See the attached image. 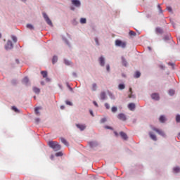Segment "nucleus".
I'll return each instance as SVG.
<instances>
[{
	"mask_svg": "<svg viewBox=\"0 0 180 180\" xmlns=\"http://www.w3.org/2000/svg\"><path fill=\"white\" fill-rule=\"evenodd\" d=\"M80 23H82V24L86 23V18H81L80 19Z\"/></svg>",
	"mask_w": 180,
	"mask_h": 180,
	"instance_id": "nucleus-30",
	"label": "nucleus"
},
{
	"mask_svg": "<svg viewBox=\"0 0 180 180\" xmlns=\"http://www.w3.org/2000/svg\"><path fill=\"white\" fill-rule=\"evenodd\" d=\"M105 129H112V127H105Z\"/></svg>",
	"mask_w": 180,
	"mask_h": 180,
	"instance_id": "nucleus-51",
	"label": "nucleus"
},
{
	"mask_svg": "<svg viewBox=\"0 0 180 180\" xmlns=\"http://www.w3.org/2000/svg\"><path fill=\"white\" fill-rule=\"evenodd\" d=\"M23 84H27L29 82V78L25 77L22 80Z\"/></svg>",
	"mask_w": 180,
	"mask_h": 180,
	"instance_id": "nucleus-32",
	"label": "nucleus"
},
{
	"mask_svg": "<svg viewBox=\"0 0 180 180\" xmlns=\"http://www.w3.org/2000/svg\"><path fill=\"white\" fill-rule=\"evenodd\" d=\"M71 9H72V11H74L75 8H74V7H71Z\"/></svg>",
	"mask_w": 180,
	"mask_h": 180,
	"instance_id": "nucleus-53",
	"label": "nucleus"
},
{
	"mask_svg": "<svg viewBox=\"0 0 180 180\" xmlns=\"http://www.w3.org/2000/svg\"><path fill=\"white\" fill-rule=\"evenodd\" d=\"M90 114L91 115V116H94V112H92V110H90Z\"/></svg>",
	"mask_w": 180,
	"mask_h": 180,
	"instance_id": "nucleus-48",
	"label": "nucleus"
},
{
	"mask_svg": "<svg viewBox=\"0 0 180 180\" xmlns=\"http://www.w3.org/2000/svg\"><path fill=\"white\" fill-rule=\"evenodd\" d=\"M65 107L64 105L60 106V109H64Z\"/></svg>",
	"mask_w": 180,
	"mask_h": 180,
	"instance_id": "nucleus-50",
	"label": "nucleus"
},
{
	"mask_svg": "<svg viewBox=\"0 0 180 180\" xmlns=\"http://www.w3.org/2000/svg\"><path fill=\"white\" fill-rule=\"evenodd\" d=\"M99 63H100V65H101V67H103V65H105V58L102 56L100 57Z\"/></svg>",
	"mask_w": 180,
	"mask_h": 180,
	"instance_id": "nucleus-13",
	"label": "nucleus"
},
{
	"mask_svg": "<svg viewBox=\"0 0 180 180\" xmlns=\"http://www.w3.org/2000/svg\"><path fill=\"white\" fill-rule=\"evenodd\" d=\"M105 106L106 109H110V105H109V104L108 103H106L105 104Z\"/></svg>",
	"mask_w": 180,
	"mask_h": 180,
	"instance_id": "nucleus-41",
	"label": "nucleus"
},
{
	"mask_svg": "<svg viewBox=\"0 0 180 180\" xmlns=\"http://www.w3.org/2000/svg\"><path fill=\"white\" fill-rule=\"evenodd\" d=\"M160 122L161 123H164L165 122V117L164 115L160 116Z\"/></svg>",
	"mask_w": 180,
	"mask_h": 180,
	"instance_id": "nucleus-22",
	"label": "nucleus"
},
{
	"mask_svg": "<svg viewBox=\"0 0 180 180\" xmlns=\"http://www.w3.org/2000/svg\"><path fill=\"white\" fill-rule=\"evenodd\" d=\"M154 131H156V133L159 134L160 136H162V137H165V133L162 131V130L158 129L157 128H153L152 129Z\"/></svg>",
	"mask_w": 180,
	"mask_h": 180,
	"instance_id": "nucleus-5",
	"label": "nucleus"
},
{
	"mask_svg": "<svg viewBox=\"0 0 180 180\" xmlns=\"http://www.w3.org/2000/svg\"><path fill=\"white\" fill-rule=\"evenodd\" d=\"M158 8H160V6H158Z\"/></svg>",
	"mask_w": 180,
	"mask_h": 180,
	"instance_id": "nucleus-61",
	"label": "nucleus"
},
{
	"mask_svg": "<svg viewBox=\"0 0 180 180\" xmlns=\"http://www.w3.org/2000/svg\"><path fill=\"white\" fill-rule=\"evenodd\" d=\"M101 98L103 101L106 99V94L105 92H101Z\"/></svg>",
	"mask_w": 180,
	"mask_h": 180,
	"instance_id": "nucleus-18",
	"label": "nucleus"
},
{
	"mask_svg": "<svg viewBox=\"0 0 180 180\" xmlns=\"http://www.w3.org/2000/svg\"><path fill=\"white\" fill-rule=\"evenodd\" d=\"M42 15H43L44 18L45 19L46 23H48L49 25V26H52L53 22H51V20H50V18H49V15H47V14L46 13H43Z\"/></svg>",
	"mask_w": 180,
	"mask_h": 180,
	"instance_id": "nucleus-2",
	"label": "nucleus"
},
{
	"mask_svg": "<svg viewBox=\"0 0 180 180\" xmlns=\"http://www.w3.org/2000/svg\"><path fill=\"white\" fill-rule=\"evenodd\" d=\"M36 120H37V122H39V121H40V120H39V119H37Z\"/></svg>",
	"mask_w": 180,
	"mask_h": 180,
	"instance_id": "nucleus-54",
	"label": "nucleus"
},
{
	"mask_svg": "<svg viewBox=\"0 0 180 180\" xmlns=\"http://www.w3.org/2000/svg\"><path fill=\"white\" fill-rule=\"evenodd\" d=\"M149 136L153 141H157V136L155 134H153V132H149Z\"/></svg>",
	"mask_w": 180,
	"mask_h": 180,
	"instance_id": "nucleus-11",
	"label": "nucleus"
},
{
	"mask_svg": "<svg viewBox=\"0 0 180 180\" xmlns=\"http://www.w3.org/2000/svg\"><path fill=\"white\" fill-rule=\"evenodd\" d=\"M117 118L120 120H122V122H125L127 117H126V115L123 113H120L117 116Z\"/></svg>",
	"mask_w": 180,
	"mask_h": 180,
	"instance_id": "nucleus-7",
	"label": "nucleus"
},
{
	"mask_svg": "<svg viewBox=\"0 0 180 180\" xmlns=\"http://www.w3.org/2000/svg\"><path fill=\"white\" fill-rule=\"evenodd\" d=\"M152 99H154L155 101H158L160 99V96L157 93H154L151 95Z\"/></svg>",
	"mask_w": 180,
	"mask_h": 180,
	"instance_id": "nucleus-9",
	"label": "nucleus"
},
{
	"mask_svg": "<svg viewBox=\"0 0 180 180\" xmlns=\"http://www.w3.org/2000/svg\"><path fill=\"white\" fill-rule=\"evenodd\" d=\"M27 27L31 30H33V25H32V24L27 25Z\"/></svg>",
	"mask_w": 180,
	"mask_h": 180,
	"instance_id": "nucleus-37",
	"label": "nucleus"
},
{
	"mask_svg": "<svg viewBox=\"0 0 180 180\" xmlns=\"http://www.w3.org/2000/svg\"><path fill=\"white\" fill-rule=\"evenodd\" d=\"M93 103L95 106H96V108H98V103H96V101H94Z\"/></svg>",
	"mask_w": 180,
	"mask_h": 180,
	"instance_id": "nucleus-45",
	"label": "nucleus"
},
{
	"mask_svg": "<svg viewBox=\"0 0 180 180\" xmlns=\"http://www.w3.org/2000/svg\"><path fill=\"white\" fill-rule=\"evenodd\" d=\"M169 95H170V96H172L173 95H175V90L170 89L169 91Z\"/></svg>",
	"mask_w": 180,
	"mask_h": 180,
	"instance_id": "nucleus-25",
	"label": "nucleus"
},
{
	"mask_svg": "<svg viewBox=\"0 0 180 180\" xmlns=\"http://www.w3.org/2000/svg\"><path fill=\"white\" fill-rule=\"evenodd\" d=\"M72 4L77 8H79L81 6V2L79 0H72Z\"/></svg>",
	"mask_w": 180,
	"mask_h": 180,
	"instance_id": "nucleus-6",
	"label": "nucleus"
},
{
	"mask_svg": "<svg viewBox=\"0 0 180 180\" xmlns=\"http://www.w3.org/2000/svg\"><path fill=\"white\" fill-rule=\"evenodd\" d=\"M54 159V155H51V160H53Z\"/></svg>",
	"mask_w": 180,
	"mask_h": 180,
	"instance_id": "nucleus-49",
	"label": "nucleus"
},
{
	"mask_svg": "<svg viewBox=\"0 0 180 180\" xmlns=\"http://www.w3.org/2000/svg\"><path fill=\"white\" fill-rule=\"evenodd\" d=\"M173 169H174V172H176V174H178V172H180L179 167H174Z\"/></svg>",
	"mask_w": 180,
	"mask_h": 180,
	"instance_id": "nucleus-29",
	"label": "nucleus"
},
{
	"mask_svg": "<svg viewBox=\"0 0 180 180\" xmlns=\"http://www.w3.org/2000/svg\"><path fill=\"white\" fill-rule=\"evenodd\" d=\"M105 122H106V118H102L101 120V123H105Z\"/></svg>",
	"mask_w": 180,
	"mask_h": 180,
	"instance_id": "nucleus-42",
	"label": "nucleus"
},
{
	"mask_svg": "<svg viewBox=\"0 0 180 180\" xmlns=\"http://www.w3.org/2000/svg\"><path fill=\"white\" fill-rule=\"evenodd\" d=\"M176 122L177 123H179V122H180V115H177L176 116Z\"/></svg>",
	"mask_w": 180,
	"mask_h": 180,
	"instance_id": "nucleus-34",
	"label": "nucleus"
},
{
	"mask_svg": "<svg viewBox=\"0 0 180 180\" xmlns=\"http://www.w3.org/2000/svg\"><path fill=\"white\" fill-rule=\"evenodd\" d=\"M23 2H25L26 0H22Z\"/></svg>",
	"mask_w": 180,
	"mask_h": 180,
	"instance_id": "nucleus-58",
	"label": "nucleus"
},
{
	"mask_svg": "<svg viewBox=\"0 0 180 180\" xmlns=\"http://www.w3.org/2000/svg\"><path fill=\"white\" fill-rule=\"evenodd\" d=\"M129 92H130V94H129L128 98H136V96L133 95V91H132L131 87L129 88Z\"/></svg>",
	"mask_w": 180,
	"mask_h": 180,
	"instance_id": "nucleus-15",
	"label": "nucleus"
},
{
	"mask_svg": "<svg viewBox=\"0 0 180 180\" xmlns=\"http://www.w3.org/2000/svg\"><path fill=\"white\" fill-rule=\"evenodd\" d=\"M41 74L43 76V78H47V71H41Z\"/></svg>",
	"mask_w": 180,
	"mask_h": 180,
	"instance_id": "nucleus-20",
	"label": "nucleus"
},
{
	"mask_svg": "<svg viewBox=\"0 0 180 180\" xmlns=\"http://www.w3.org/2000/svg\"><path fill=\"white\" fill-rule=\"evenodd\" d=\"M120 136L124 140H127V134L124 132H120Z\"/></svg>",
	"mask_w": 180,
	"mask_h": 180,
	"instance_id": "nucleus-16",
	"label": "nucleus"
},
{
	"mask_svg": "<svg viewBox=\"0 0 180 180\" xmlns=\"http://www.w3.org/2000/svg\"><path fill=\"white\" fill-rule=\"evenodd\" d=\"M97 87L98 86L96 85V83L93 84L91 87L92 91H96Z\"/></svg>",
	"mask_w": 180,
	"mask_h": 180,
	"instance_id": "nucleus-28",
	"label": "nucleus"
},
{
	"mask_svg": "<svg viewBox=\"0 0 180 180\" xmlns=\"http://www.w3.org/2000/svg\"><path fill=\"white\" fill-rule=\"evenodd\" d=\"M48 146H49L51 148H53L54 151H58L61 150V146L56 141H51L48 142Z\"/></svg>",
	"mask_w": 180,
	"mask_h": 180,
	"instance_id": "nucleus-1",
	"label": "nucleus"
},
{
	"mask_svg": "<svg viewBox=\"0 0 180 180\" xmlns=\"http://www.w3.org/2000/svg\"><path fill=\"white\" fill-rule=\"evenodd\" d=\"M122 65L124 67H127V61H126V59H124V57H122Z\"/></svg>",
	"mask_w": 180,
	"mask_h": 180,
	"instance_id": "nucleus-17",
	"label": "nucleus"
},
{
	"mask_svg": "<svg viewBox=\"0 0 180 180\" xmlns=\"http://www.w3.org/2000/svg\"><path fill=\"white\" fill-rule=\"evenodd\" d=\"M12 110H14V112H15L16 113L19 112V110H18L17 108L15 106L12 107Z\"/></svg>",
	"mask_w": 180,
	"mask_h": 180,
	"instance_id": "nucleus-36",
	"label": "nucleus"
},
{
	"mask_svg": "<svg viewBox=\"0 0 180 180\" xmlns=\"http://www.w3.org/2000/svg\"><path fill=\"white\" fill-rule=\"evenodd\" d=\"M1 37H2V34H0V39H1Z\"/></svg>",
	"mask_w": 180,
	"mask_h": 180,
	"instance_id": "nucleus-55",
	"label": "nucleus"
},
{
	"mask_svg": "<svg viewBox=\"0 0 180 180\" xmlns=\"http://www.w3.org/2000/svg\"><path fill=\"white\" fill-rule=\"evenodd\" d=\"M46 78V82H50V78H49V77H45Z\"/></svg>",
	"mask_w": 180,
	"mask_h": 180,
	"instance_id": "nucleus-46",
	"label": "nucleus"
},
{
	"mask_svg": "<svg viewBox=\"0 0 180 180\" xmlns=\"http://www.w3.org/2000/svg\"><path fill=\"white\" fill-rule=\"evenodd\" d=\"M56 157H63V152H58L56 153Z\"/></svg>",
	"mask_w": 180,
	"mask_h": 180,
	"instance_id": "nucleus-33",
	"label": "nucleus"
},
{
	"mask_svg": "<svg viewBox=\"0 0 180 180\" xmlns=\"http://www.w3.org/2000/svg\"><path fill=\"white\" fill-rule=\"evenodd\" d=\"M76 127L77 129H79V130H81L82 131L86 128V126H85V124H77Z\"/></svg>",
	"mask_w": 180,
	"mask_h": 180,
	"instance_id": "nucleus-8",
	"label": "nucleus"
},
{
	"mask_svg": "<svg viewBox=\"0 0 180 180\" xmlns=\"http://www.w3.org/2000/svg\"><path fill=\"white\" fill-rule=\"evenodd\" d=\"M141 75V73H140V72L137 71L135 72L134 78H140Z\"/></svg>",
	"mask_w": 180,
	"mask_h": 180,
	"instance_id": "nucleus-19",
	"label": "nucleus"
},
{
	"mask_svg": "<svg viewBox=\"0 0 180 180\" xmlns=\"http://www.w3.org/2000/svg\"><path fill=\"white\" fill-rule=\"evenodd\" d=\"M129 35L130 36H136V32H134V31H130L129 32Z\"/></svg>",
	"mask_w": 180,
	"mask_h": 180,
	"instance_id": "nucleus-38",
	"label": "nucleus"
},
{
	"mask_svg": "<svg viewBox=\"0 0 180 180\" xmlns=\"http://www.w3.org/2000/svg\"><path fill=\"white\" fill-rule=\"evenodd\" d=\"M111 111L112 112V113H116V112H117V107H112Z\"/></svg>",
	"mask_w": 180,
	"mask_h": 180,
	"instance_id": "nucleus-27",
	"label": "nucleus"
},
{
	"mask_svg": "<svg viewBox=\"0 0 180 180\" xmlns=\"http://www.w3.org/2000/svg\"><path fill=\"white\" fill-rule=\"evenodd\" d=\"M42 108L41 107H37L34 108V113L37 115V116L40 115V112H39V110H41Z\"/></svg>",
	"mask_w": 180,
	"mask_h": 180,
	"instance_id": "nucleus-10",
	"label": "nucleus"
},
{
	"mask_svg": "<svg viewBox=\"0 0 180 180\" xmlns=\"http://www.w3.org/2000/svg\"><path fill=\"white\" fill-rule=\"evenodd\" d=\"M179 41H180V38H179Z\"/></svg>",
	"mask_w": 180,
	"mask_h": 180,
	"instance_id": "nucleus-62",
	"label": "nucleus"
},
{
	"mask_svg": "<svg viewBox=\"0 0 180 180\" xmlns=\"http://www.w3.org/2000/svg\"><path fill=\"white\" fill-rule=\"evenodd\" d=\"M65 103L66 105H69V106H72V103H71L70 101H66Z\"/></svg>",
	"mask_w": 180,
	"mask_h": 180,
	"instance_id": "nucleus-39",
	"label": "nucleus"
},
{
	"mask_svg": "<svg viewBox=\"0 0 180 180\" xmlns=\"http://www.w3.org/2000/svg\"><path fill=\"white\" fill-rule=\"evenodd\" d=\"M11 38H12L13 41H14V43H16L18 41V39L16 38V37L11 36Z\"/></svg>",
	"mask_w": 180,
	"mask_h": 180,
	"instance_id": "nucleus-35",
	"label": "nucleus"
},
{
	"mask_svg": "<svg viewBox=\"0 0 180 180\" xmlns=\"http://www.w3.org/2000/svg\"><path fill=\"white\" fill-rule=\"evenodd\" d=\"M60 141H61V143H63L65 146H66L67 147H68L69 144H68V142L67 141V140H65V139H64V138H60Z\"/></svg>",
	"mask_w": 180,
	"mask_h": 180,
	"instance_id": "nucleus-14",
	"label": "nucleus"
},
{
	"mask_svg": "<svg viewBox=\"0 0 180 180\" xmlns=\"http://www.w3.org/2000/svg\"><path fill=\"white\" fill-rule=\"evenodd\" d=\"M11 49H13V44L11 40H8L6 44V50H11Z\"/></svg>",
	"mask_w": 180,
	"mask_h": 180,
	"instance_id": "nucleus-4",
	"label": "nucleus"
},
{
	"mask_svg": "<svg viewBox=\"0 0 180 180\" xmlns=\"http://www.w3.org/2000/svg\"><path fill=\"white\" fill-rule=\"evenodd\" d=\"M73 75H77V74H75V73H73Z\"/></svg>",
	"mask_w": 180,
	"mask_h": 180,
	"instance_id": "nucleus-57",
	"label": "nucleus"
},
{
	"mask_svg": "<svg viewBox=\"0 0 180 180\" xmlns=\"http://www.w3.org/2000/svg\"><path fill=\"white\" fill-rule=\"evenodd\" d=\"M65 64L66 65H70V60H65Z\"/></svg>",
	"mask_w": 180,
	"mask_h": 180,
	"instance_id": "nucleus-40",
	"label": "nucleus"
},
{
	"mask_svg": "<svg viewBox=\"0 0 180 180\" xmlns=\"http://www.w3.org/2000/svg\"><path fill=\"white\" fill-rule=\"evenodd\" d=\"M128 108L130 110H134L136 108V104L131 103L128 105Z\"/></svg>",
	"mask_w": 180,
	"mask_h": 180,
	"instance_id": "nucleus-12",
	"label": "nucleus"
},
{
	"mask_svg": "<svg viewBox=\"0 0 180 180\" xmlns=\"http://www.w3.org/2000/svg\"><path fill=\"white\" fill-rule=\"evenodd\" d=\"M179 137H180V133L179 134Z\"/></svg>",
	"mask_w": 180,
	"mask_h": 180,
	"instance_id": "nucleus-60",
	"label": "nucleus"
},
{
	"mask_svg": "<svg viewBox=\"0 0 180 180\" xmlns=\"http://www.w3.org/2000/svg\"><path fill=\"white\" fill-rule=\"evenodd\" d=\"M167 10L169 12H172V8H171V7H167Z\"/></svg>",
	"mask_w": 180,
	"mask_h": 180,
	"instance_id": "nucleus-43",
	"label": "nucleus"
},
{
	"mask_svg": "<svg viewBox=\"0 0 180 180\" xmlns=\"http://www.w3.org/2000/svg\"><path fill=\"white\" fill-rule=\"evenodd\" d=\"M148 50H151V47L148 46Z\"/></svg>",
	"mask_w": 180,
	"mask_h": 180,
	"instance_id": "nucleus-52",
	"label": "nucleus"
},
{
	"mask_svg": "<svg viewBox=\"0 0 180 180\" xmlns=\"http://www.w3.org/2000/svg\"><path fill=\"white\" fill-rule=\"evenodd\" d=\"M41 85H44V83H43V82H41Z\"/></svg>",
	"mask_w": 180,
	"mask_h": 180,
	"instance_id": "nucleus-59",
	"label": "nucleus"
},
{
	"mask_svg": "<svg viewBox=\"0 0 180 180\" xmlns=\"http://www.w3.org/2000/svg\"><path fill=\"white\" fill-rule=\"evenodd\" d=\"M106 70L107 71H110V66L109 65H106Z\"/></svg>",
	"mask_w": 180,
	"mask_h": 180,
	"instance_id": "nucleus-44",
	"label": "nucleus"
},
{
	"mask_svg": "<svg viewBox=\"0 0 180 180\" xmlns=\"http://www.w3.org/2000/svg\"><path fill=\"white\" fill-rule=\"evenodd\" d=\"M58 60V58H57V56H53V58L52 59V63L56 64V63H57Z\"/></svg>",
	"mask_w": 180,
	"mask_h": 180,
	"instance_id": "nucleus-24",
	"label": "nucleus"
},
{
	"mask_svg": "<svg viewBox=\"0 0 180 180\" xmlns=\"http://www.w3.org/2000/svg\"><path fill=\"white\" fill-rule=\"evenodd\" d=\"M95 41H96V44H99V42L98 41V38L95 39Z\"/></svg>",
	"mask_w": 180,
	"mask_h": 180,
	"instance_id": "nucleus-47",
	"label": "nucleus"
},
{
	"mask_svg": "<svg viewBox=\"0 0 180 180\" xmlns=\"http://www.w3.org/2000/svg\"><path fill=\"white\" fill-rule=\"evenodd\" d=\"M89 146L90 147H95V146H98V143L94 141L89 142Z\"/></svg>",
	"mask_w": 180,
	"mask_h": 180,
	"instance_id": "nucleus-23",
	"label": "nucleus"
},
{
	"mask_svg": "<svg viewBox=\"0 0 180 180\" xmlns=\"http://www.w3.org/2000/svg\"><path fill=\"white\" fill-rule=\"evenodd\" d=\"M156 32L159 33L160 34H162V29H161V28H156Z\"/></svg>",
	"mask_w": 180,
	"mask_h": 180,
	"instance_id": "nucleus-31",
	"label": "nucleus"
},
{
	"mask_svg": "<svg viewBox=\"0 0 180 180\" xmlns=\"http://www.w3.org/2000/svg\"><path fill=\"white\" fill-rule=\"evenodd\" d=\"M118 88H119V89H120V91H122V90L124 89V88H126V86H124V84H119Z\"/></svg>",
	"mask_w": 180,
	"mask_h": 180,
	"instance_id": "nucleus-26",
	"label": "nucleus"
},
{
	"mask_svg": "<svg viewBox=\"0 0 180 180\" xmlns=\"http://www.w3.org/2000/svg\"><path fill=\"white\" fill-rule=\"evenodd\" d=\"M115 44L118 47H122V49H124V47H126V43H124L119 39L115 41Z\"/></svg>",
	"mask_w": 180,
	"mask_h": 180,
	"instance_id": "nucleus-3",
	"label": "nucleus"
},
{
	"mask_svg": "<svg viewBox=\"0 0 180 180\" xmlns=\"http://www.w3.org/2000/svg\"><path fill=\"white\" fill-rule=\"evenodd\" d=\"M70 91H72V88L70 87Z\"/></svg>",
	"mask_w": 180,
	"mask_h": 180,
	"instance_id": "nucleus-56",
	"label": "nucleus"
},
{
	"mask_svg": "<svg viewBox=\"0 0 180 180\" xmlns=\"http://www.w3.org/2000/svg\"><path fill=\"white\" fill-rule=\"evenodd\" d=\"M33 91L35 94H40V89L37 88V87H34L33 88Z\"/></svg>",
	"mask_w": 180,
	"mask_h": 180,
	"instance_id": "nucleus-21",
	"label": "nucleus"
}]
</instances>
